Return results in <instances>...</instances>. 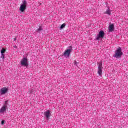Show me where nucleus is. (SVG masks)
Listing matches in <instances>:
<instances>
[{"label":"nucleus","instance_id":"dca6fc26","mask_svg":"<svg viewBox=\"0 0 128 128\" xmlns=\"http://www.w3.org/2000/svg\"><path fill=\"white\" fill-rule=\"evenodd\" d=\"M74 66H78V62H76V60L74 61Z\"/></svg>","mask_w":128,"mask_h":128},{"label":"nucleus","instance_id":"f257e3e1","mask_svg":"<svg viewBox=\"0 0 128 128\" xmlns=\"http://www.w3.org/2000/svg\"><path fill=\"white\" fill-rule=\"evenodd\" d=\"M122 48L120 47H118L116 50H115V53L113 55L114 58H120L122 56Z\"/></svg>","mask_w":128,"mask_h":128},{"label":"nucleus","instance_id":"2eb2a0df","mask_svg":"<svg viewBox=\"0 0 128 128\" xmlns=\"http://www.w3.org/2000/svg\"><path fill=\"white\" fill-rule=\"evenodd\" d=\"M32 92H34V90L32 89H31L28 91V94H32Z\"/></svg>","mask_w":128,"mask_h":128},{"label":"nucleus","instance_id":"1a4fd4ad","mask_svg":"<svg viewBox=\"0 0 128 128\" xmlns=\"http://www.w3.org/2000/svg\"><path fill=\"white\" fill-rule=\"evenodd\" d=\"M44 114L46 118V120H48L50 116V110H47L46 111L44 112Z\"/></svg>","mask_w":128,"mask_h":128},{"label":"nucleus","instance_id":"6ab92c4d","mask_svg":"<svg viewBox=\"0 0 128 128\" xmlns=\"http://www.w3.org/2000/svg\"><path fill=\"white\" fill-rule=\"evenodd\" d=\"M13 48H16V46H13Z\"/></svg>","mask_w":128,"mask_h":128},{"label":"nucleus","instance_id":"f8f14e48","mask_svg":"<svg viewBox=\"0 0 128 128\" xmlns=\"http://www.w3.org/2000/svg\"><path fill=\"white\" fill-rule=\"evenodd\" d=\"M104 14H108L109 16H110L111 12L110 8H108V9L106 10V12H104Z\"/></svg>","mask_w":128,"mask_h":128},{"label":"nucleus","instance_id":"0eeeda50","mask_svg":"<svg viewBox=\"0 0 128 128\" xmlns=\"http://www.w3.org/2000/svg\"><path fill=\"white\" fill-rule=\"evenodd\" d=\"M104 32L102 30H100L99 32L98 36L96 38V40H100V38H104Z\"/></svg>","mask_w":128,"mask_h":128},{"label":"nucleus","instance_id":"a211bd4d","mask_svg":"<svg viewBox=\"0 0 128 128\" xmlns=\"http://www.w3.org/2000/svg\"><path fill=\"white\" fill-rule=\"evenodd\" d=\"M14 42H16V38H14Z\"/></svg>","mask_w":128,"mask_h":128},{"label":"nucleus","instance_id":"4468645a","mask_svg":"<svg viewBox=\"0 0 128 128\" xmlns=\"http://www.w3.org/2000/svg\"><path fill=\"white\" fill-rule=\"evenodd\" d=\"M42 30V26L39 27V28L37 30L38 32H40V31Z\"/></svg>","mask_w":128,"mask_h":128},{"label":"nucleus","instance_id":"39448f33","mask_svg":"<svg viewBox=\"0 0 128 128\" xmlns=\"http://www.w3.org/2000/svg\"><path fill=\"white\" fill-rule=\"evenodd\" d=\"M6 108H8V101H6L5 104L0 108V114H4L6 112Z\"/></svg>","mask_w":128,"mask_h":128},{"label":"nucleus","instance_id":"f3484780","mask_svg":"<svg viewBox=\"0 0 128 128\" xmlns=\"http://www.w3.org/2000/svg\"><path fill=\"white\" fill-rule=\"evenodd\" d=\"M2 124H4V120H2L1 122Z\"/></svg>","mask_w":128,"mask_h":128},{"label":"nucleus","instance_id":"9b49d317","mask_svg":"<svg viewBox=\"0 0 128 128\" xmlns=\"http://www.w3.org/2000/svg\"><path fill=\"white\" fill-rule=\"evenodd\" d=\"M6 49L2 48L1 50V58L4 60V52H6Z\"/></svg>","mask_w":128,"mask_h":128},{"label":"nucleus","instance_id":"ddd939ff","mask_svg":"<svg viewBox=\"0 0 128 128\" xmlns=\"http://www.w3.org/2000/svg\"><path fill=\"white\" fill-rule=\"evenodd\" d=\"M66 28V24H63L61 25L60 27V30H62V28Z\"/></svg>","mask_w":128,"mask_h":128},{"label":"nucleus","instance_id":"423d86ee","mask_svg":"<svg viewBox=\"0 0 128 128\" xmlns=\"http://www.w3.org/2000/svg\"><path fill=\"white\" fill-rule=\"evenodd\" d=\"M20 64L22 66H28V58L26 57L23 58L20 62Z\"/></svg>","mask_w":128,"mask_h":128},{"label":"nucleus","instance_id":"aec40b11","mask_svg":"<svg viewBox=\"0 0 128 128\" xmlns=\"http://www.w3.org/2000/svg\"><path fill=\"white\" fill-rule=\"evenodd\" d=\"M0 58H2V57H0Z\"/></svg>","mask_w":128,"mask_h":128},{"label":"nucleus","instance_id":"9d476101","mask_svg":"<svg viewBox=\"0 0 128 128\" xmlns=\"http://www.w3.org/2000/svg\"><path fill=\"white\" fill-rule=\"evenodd\" d=\"M114 30V24H111L108 26V32H112Z\"/></svg>","mask_w":128,"mask_h":128},{"label":"nucleus","instance_id":"f03ea898","mask_svg":"<svg viewBox=\"0 0 128 128\" xmlns=\"http://www.w3.org/2000/svg\"><path fill=\"white\" fill-rule=\"evenodd\" d=\"M98 68V74L100 76H102V61L99 62H97Z\"/></svg>","mask_w":128,"mask_h":128},{"label":"nucleus","instance_id":"6e6552de","mask_svg":"<svg viewBox=\"0 0 128 128\" xmlns=\"http://www.w3.org/2000/svg\"><path fill=\"white\" fill-rule=\"evenodd\" d=\"M8 92V88L6 87L2 88L0 90V94L1 96H2V94H6V92Z\"/></svg>","mask_w":128,"mask_h":128},{"label":"nucleus","instance_id":"7ed1b4c3","mask_svg":"<svg viewBox=\"0 0 128 128\" xmlns=\"http://www.w3.org/2000/svg\"><path fill=\"white\" fill-rule=\"evenodd\" d=\"M26 4L27 2L26 0H24L22 1V2L20 4V10L21 12H24L26 10Z\"/></svg>","mask_w":128,"mask_h":128},{"label":"nucleus","instance_id":"20e7f679","mask_svg":"<svg viewBox=\"0 0 128 128\" xmlns=\"http://www.w3.org/2000/svg\"><path fill=\"white\" fill-rule=\"evenodd\" d=\"M68 49L66 50L63 54V56L66 58H68L70 56V52L72 50V46H70Z\"/></svg>","mask_w":128,"mask_h":128}]
</instances>
